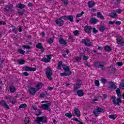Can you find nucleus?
<instances>
[{
	"label": "nucleus",
	"mask_w": 124,
	"mask_h": 124,
	"mask_svg": "<svg viewBox=\"0 0 124 124\" xmlns=\"http://www.w3.org/2000/svg\"><path fill=\"white\" fill-rule=\"evenodd\" d=\"M99 99L98 98H94L92 100V103H94L95 101H98Z\"/></svg>",
	"instance_id": "59"
},
{
	"label": "nucleus",
	"mask_w": 124,
	"mask_h": 124,
	"mask_svg": "<svg viewBox=\"0 0 124 124\" xmlns=\"http://www.w3.org/2000/svg\"><path fill=\"white\" fill-rule=\"evenodd\" d=\"M92 28L91 26H86L84 27V31L88 33V34H90V33H92Z\"/></svg>",
	"instance_id": "16"
},
{
	"label": "nucleus",
	"mask_w": 124,
	"mask_h": 124,
	"mask_svg": "<svg viewBox=\"0 0 124 124\" xmlns=\"http://www.w3.org/2000/svg\"><path fill=\"white\" fill-rule=\"evenodd\" d=\"M43 87V84L42 82H38L36 86L35 87L36 88V89L37 90V92L39 91Z\"/></svg>",
	"instance_id": "22"
},
{
	"label": "nucleus",
	"mask_w": 124,
	"mask_h": 124,
	"mask_svg": "<svg viewBox=\"0 0 124 124\" xmlns=\"http://www.w3.org/2000/svg\"><path fill=\"white\" fill-rule=\"evenodd\" d=\"M88 7L89 8H92V7H93L94 5H95V3H94V1L93 0L89 1L87 3Z\"/></svg>",
	"instance_id": "26"
},
{
	"label": "nucleus",
	"mask_w": 124,
	"mask_h": 124,
	"mask_svg": "<svg viewBox=\"0 0 124 124\" xmlns=\"http://www.w3.org/2000/svg\"><path fill=\"white\" fill-rule=\"evenodd\" d=\"M62 2L64 4V5H67L68 4V2L67 0H61Z\"/></svg>",
	"instance_id": "52"
},
{
	"label": "nucleus",
	"mask_w": 124,
	"mask_h": 124,
	"mask_svg": "<svg viewBox=\"0 0 124 124\" xmlns=\"http://www.w3.org/2000/svg\"><path fill=\"white\" fill-rule=\"evenodd\" d=\"M108 69H109V71H110L111 73H115L116 72V68L113 66V65H111L109 67H108Z\"/></svg>",
	"instance_id": "20"
},
{
	"label": "nucleus",
	"mask_w": 124,
	"mask_h": 124,
	"mask_svg": "<svg viewBox=\"0 0 124 124\" xmlns=\"http://www.w3.org/2000/svg\"><path fill=\"white\" fill-rule=\"evenodd\" d=\"M59 42L61 45H66V44H67L66 41L62 37L60 38Z\"/></svg>",
	"instance_id": "21"
},
{
	"label": "nucleus",
	"mask_w": 124,
	"mask_h": 124,
	"mask_svg": "<svg viewBox=\"0 0 124 124\" xmlns=\"http://www.w3.org/2000/svg\"><path fill=\"white\" fill-rule=\"evenodd\" d=\"M111 98L112 99V103H113V104L115 105H118V106H120V103L122 102V99H121L120 97H117L116 99L117 102H116V97L112 96Z\"/></svg>",
	"instance_id": "7"
},
{
	"label": "nucleus",
	"mask_w": 124,
	"mask_h": 124,
	"mask_svg": "<svg viewBox=\"0 0 124 124\" xmlns=\"http://www.w3.org/2000/svg\"><path fill=\"white\" fill-rule=\"evenodd\" d=\"M108 16H109V17H111V18H113L114 19H116V18H117V17H118V15H117V13H116L114 12L110 13L108 14Z\"/></svg>",
	"instance_id": "25"
},
{
	"label": "nucleus",
	"mask_w": 124,
	"mask_h": 124,
	"mask_svg": "<svg viewBox=\"0 0 124 124\" xmlns=\"http://www.w3.org/2000/svg\"><path fill=\"white\" fill-rule=\"evenodd\" d=\"M10 92L11 93H14L16 91V88L13 85H11L9 86Z\"/></svg>",
	"instance_id": "24"
},
{
	"label": "nucleus",
	"mask_w": 124,
	"mask_h": 124,
	"mask_svg": "<svg viewBox=\"0 0 124 124\" xmlns=\"http://www.w3.org/2000/svg\"><path fill=\"white\" fill-rule=\"evenodd\" d=\"M5 99H6V100H9L8 102H11V100L12 99V96L10 95L5 96Z\"/></svg>",
	"instance_id": "38"
},
{
	"label": "nucleus",
	"mask_w": 124,
	"mask_h": 124,
	"mask_svg": "<svg viewBox=\"0 0 124 124\" xmlns=\"http://www.w3.org/2000/svg\"><path fill=\"white\" fill-rule=\"evenodd\" d=\"M119 89L120 90H124V78L121 80V83L119 85Z\"/></svg>",
	"instance_id": "30"
},
{
	"label": "nucleus",
	"mask_w": 124,
	"mask_h": 124,
	"mask_svg": "<svg viewBox=\"0 0 124 124\" xmlns=\"http://www.w3.org/2000/svg\"><path fill=\"white\" fill-rule=\"evenodd\" d=\"M22 69L24 71H36V68H32L28 66L23 67Z\"/></svg>",
	"instance_id": "12"
},
{
	"label": "nucleus",
	"mask_w": 124,
	"mask_h": 124,
	"mask_svg": "<svg viewBox=\"0 0 124 124\" xmlns=\"http://www.w3.org/2000/svg\"><path fill=\"white\" fill-rule=\"evenodd\" d=\"M116 94L118 97L122 96V93H121V90L120 88H117L116 90Z\"/></svg>",
	"instance_id": "34"
},
{
	"label": "nucleus",
	"mask_w": 124,
	"mask_h": 124,
	"mask_svg": "<svg viewBox=\"0 0 124 124\" xmlns=\"http://www.w3.org/2000/svg\"><path fill=\"white\" fill-rule=\"evenodd\" d=\"M28 91L29 93H30V94H31L32 95H34V94H35V93H36V92H37V90H36V88H34L33 87H29Z\"/></svg>",
	"instance_id": "11"
},
{
	"label": "nucleus",
	"mask_w": 124,
	"mask_h": 124,
	"mask_svg": "<svg viewBox=\"0 0 124 124\" xmlns=\"http://www.w3.org/2000/svg\"><path fill=\"white\" fill-rule=\"evenodd\" d=\"M73 33H74V35H75L76 36L78 35V34H79V31L78 30L74 31H73Z\"/></svg>",
	"instance_id": "55"
},
{
	"label": "nucleus",
	"mask_w": 124,
	"mask_h": 124,
	"mask_svg": "<svg viewBox=\"0 0 124 124\" xmlns=\"http://www.w3.org/2000/svg\"><path fill=\"white\" fill-rule=\"evenodd\" d=\"M94 66L96 68H100L102 71H105V66H104V62L97 61L94 62Z\"/></svg>",
	"instance_id": "1"
},
{
	"label": "nucleus",
	"mask_w": 124,
	"mask_h": 124,
	"mask_svg": "<svg viewBox=\"0 0 124 124\" xmlns=\"http://www.w3.org/2000/svg\"><path fill=\"white\" fill-rule=\"evenodd\" d=\"M120 46L123 47L124 46V40H123L122 42H121L119 44Z\"/></svg>",
	"instance_id": "62"
},
{
	"label": "nucleus",
	"mask_w": 124,
	"mask_h": 124,
	"mask_svg": "<svg viewBox=\"0 0 124 124\" xmlns=\"http://www.w3.org/2000/svg\"><path fill=\"white\" fill-rule=\"evenodd\" d=\"M100 31H101V32H103V31H105V27H104V26H101L100 27Z\"/></svg>",
	"instance_id": "49"
},
{
	"label": "nucleus",
	"mask_w": 124,
	"mask_h": 124,
	"mask_svg": "<svg viewBox=\"0 0 124 124\" xmlns=\"http://www.w3.org/2000/svg\"><path fill=\"white\" fill-rule=\"evenodd\" d=\"M43 47V46H42V44L41 43H38L36 45V48L37 49H41Z\"/></svg>",
	"instance_id": "37"
},
{
	"label": "nucleus",
	"mask_w": 124,
	"mask_h": 124,
	"mask_svg": "<svg viewBox=\"0 0 124 124\" xmlns=\"http://www.w3.org/2000/svg\"><path fill=\"white\" fill-rule=\"evenodd\" d=\"M108 84L109 86H108V89H110L111 90H116L117 89V86L112 81H108Z\"/></svg>",
	"instance_id": "13"
},
{
	"label": "nucleus",
	"mask_w": 124,
	"mask_h": 124,
	"mask_svg": "<svg viewBox=\"0 0 124 124\" xmlns=\"http://www.w3.org/2000/svg\"><path fill=\"white\" fill-rule=\"evenodd\" d=\"M13 8V4L9 3L8 5H7V8H3V11L4 12H8L9 10L11 11L12 9Z\"/></svg>",
	"instance_id": "14"
},
{
	"label": "nucleus",
	"mask_w": 124,
	"mask_h": 124,
	"mask_svg": "<svg viewBox=\"0 0 124 124\" xmlns=\"http://www.w3.org/2000/svg\"><path fill=\"white\" fill-rule=\"evenodd\" d=\"M85 65L86 66H88V67L91 68V63L89 62V61H87L84 63Z\"/></svg>",
	"instance_id": "47"
},
{
	"label": "nucleus",
	"mask_w": 124,
	"mask_h": 124,
	"mask_svg": "<svg viewBox=\"0 0 124 124\" xmlns=\"http://www.w3.org/2000/svg\"><path fill=\"white\" fill-rule=\"evenodd\" d=\"M0 104L2 106V107H4L6 109H8V110H9L10 109V108H9V106H8V105L6 104V102H5V101L4 100L0 101Z\"/></svg>",
	"instance_id": "15"
},
{
	"label": "nucleus",
	"mask_w": 124,
	"mask_h": 124,
	"mask_svg": "<svg viewBox=\"0 0 124 124\" xmlns=\"http://www.w3.org/2000/svg\"><path fill=\"white\" fill-rule=\"evenodd\" d=\"M23 48H25V49H31V47L30 46H29L27 45H23L22 46Z\"/></svg>",
	"instance_id": "54"
},
{
	"label": "nucleus",
	"mask_w": 124,
	"mask_h": 124,
	"mask_svg": "<svg viewBox=\"0 0 124 124\" xmlns=\"http://www.w3.org/2000/svg\"><path fill=\"white\" fill-rule=\"evenodd\" d=\"M32 109L33 110H37V107L35 105L32 106Z\"/></svg>",
	"instance_id": "64"
},
{
	"label": "nucleus",
	"mask_w": 124,
	"mask_h": 124,
	"mask_svg": "<svg viewBox=\"0 0 124 124\" xmlns=\"http://www.w3.org/2000/svg\"><path fill=\"white\" fill-rule=\"evenodd\" d=\"M77 93L78 96L79 97H82V96H84V91L83 90H79L77 91Z\"/></svg>",
	"instance_id": "23"
},
{
	"label": "nucleus",
	"mask_w": 124,
	"mask_h": 124,
	"mask_svg": "<svg viewBox=\"0 0 124 124\" xmlns=\"http://www.w3.org/2000/svg\"><path fill=\"white\" fill-rule=\"evenodd\" d=\"M65 117H67V118H69L70 119L72 118V113L71 112H68L65 113Z\"/></svg>",
	"instance_id": "41"
},
{
	"label": "nucleus",
	"mask_w": 124,
	"mask_h": 124,
	"mask_svg": "<svg viewBox=\"0 0 124 124\" xmlns=\"http://www.w3.org/2000/svg\"><path fill=\"white\" fill-rule=\"evenodd\" d=\"M122 24V21H117L115 22V24L117 25V26H120Z\"/></svg>",
	"instance_id": "61"
},
{
	"label": "nucleus",
	"mask_w": 124,
	"mask_h": 124,
	"mask_svg": "<svg viewBox=\"0 0 124 124\" xmlns=\"http://www.w3.org/2000/svg\"><path fill=\"white\" fill-rule=\"evenodd\" d=\"M104 50L106 52H111L112 48L109 46H104Z\"/></svg>",
	"instance_id": "29"
},
{
	"label": "nucleus",
	"mask_w": 124,
	"mask_h": 124,
	"mask_svg": "<svg viewBox=\"0 0 124 124\" xmlns=\"http://www.w3.org/2000/svg\"><path fill=\"white\" fill-rule=\"evenodd\" d=\"M13 32L15 34H17V33H18V30L17 29V28H16V29H14Z\"/></svg>",
	"instance_id": "60"
},
{
	"label": "nucleus",
	"mask_w": 124,
	"mask_h": 124,
	"mask_svg": "<svg viewBox=\"0 0 124 124\" xmlns=\"http://www.w3.org/2000/svg\"><path fill=\"white\" fill-rule=\"evenodd\" d=\"M72 74V72H65V73H61V76H69V75H71Z\"/></svg>",
	"instance_id": "32"
},
{
	"label": "nucleus",
	"mask_w": 124,
	"mask_h": 124,
	"mask_svg": "<svg viewBox=\"0 0 124 124\" xmlns=\"http://www.w3.org/2000/svg\"><path fill=\"white\" fill-rule=\"evenodd\" d=\"M52 54H49V55H46V58H43V59H41V62H46V63H47L48 62H51V60L52 59Z\"/></svg>",
	"instance_id": "8"
},
{
	"label": "nucleus",
	"mask_w": 124,
	"mask_h": 124,
	"mask_svg": "<svg viewBox=\"0 0 124 124\" xmlns=\"http://www.w3.org/2000/svg\"><path fill=\"white\" fill-rule=\"evenodd\" d=\"M37 124H46L47 122V118L45 116L37 117L35 120Z\"/></svg>",
	"instance_id": "3"
},
{
	"label": "nucleus",
	"mask_w": 124,
	"mask_h": 124,
	"mask_svg": "<svg viewBox=\"0 0 124 124\" xmlns=\"http://www.w3.org/2000/svg\"><path fill=\"white\" fill-rule=\"evenodd\" d=\"M74 111V113L75 114L76 116L78 117V118L81 117V112H80V110H79L78 108H75Z\"/></svg>",
	"instance_id": "17"
},
{
	"label": "nucleus",
	"mask_w": 124,
	"mask_h": 124,
	"mask_svg": "<svg viewBox=\"0 0 124 124\" xmlns=\"http://www.w3.org/2000/svg\"><path fill=\"white\" fill-rule=\"evenodd\" d=\"M82 43L84 44L85 46H87V47H90L92 45V42H91V40L90 39H83L81 41Z\"/></svg>",
	"instance_id": "9"
},
{
	"label": "nucleus",
	"mask_w": 124,
	"mask_h": 124,
	"mask_svg": "<svg viewBox=\"0 0 124 124\" xmlns=\"http://www.w3.org/2000/svg\"><path fill=\"white\" fill-rule=\"evenodd\" d=\"M81 86H83V82L80 79H77L76 84L74 85V88L73 91L74 93L77 92V90H79L81 88Z\"/></svg>",
	"instance_id": "2"
},
{
	"label": "nucleus",
	"mask_w": 124,
	"mask_h": 124,
	"mask_svg": "<svg viewBox=\"0 0 124 124\" xmlns=\"http://www.w3.org/2000/svg\"><path fill=\"white\" fill-rule=\"evenodd\" d=\"M92 32L93 33H97V32H98V30H97L95 28H92Z\"/></svg>",
	"instance_id": "48"
},
{
	"label": "nucleus",
	"mask_w": 124,
	"mask_h": 124,
	"mask_svg": "<svg viewBox=\"0 0 124 124\" xmlns=\"http://www.w3.org/2000/svg\"><path fill=\"white\" fill-rule=\"evenodd\" d=\"M17 62L19 64H21V65L25 64V60L24 59H20L19 60H17Z\"/></svg>",
	"instance_id": "35"
},
{
	"label": "nucleus",
	"mask_w": 124,
	"mask_h": 124,
	"mask_svg": "<svg viewBox=\"0 0 124 124\" xmlns=\"http://www.w3.org/2000/svg\"><path fill=\"white\" fill-rule=\"evenodd\" d=\"M102 112H103V109L99 107H97L96 109L93 110V114L95 115L96 117H97L100 113H102Z\"/></svg>",
	"instance_id": "6"
},
{
	"label": "nucleus",
	"mask_w": 124,
	"mask_h": 124,
	"mask_svg": "<svg viewBox=\"0 0 124 124\" xmlns=\"http://www.w3.org/2000/svg\"><path fill=\"white\" fill-rule=\"evenodd\" d=\"M62 65V69L65 71V72L69 73L71 72V71H70V68H69V67L65 64Z\"/></svg>",
	"instance_id": "18"
},
{
	"label": "nucleus",
	"mask_w": 124,
	"mask_h": 124,
	"mask_svg": "<svg viewBox=\"0 0 124 124\" xmlns=\"http://www.w3.org/2000/svg\"><path fill=\"white\" fill-rule=\"evenodd\" d=\"M60 19H63V20H65V21H67V16H61Z\"/></svg>",
	"instance_id": "51"
},
{
	"label": "nucleus",
	"mask_w": 124,
	"mask_h": 124,
	"mask_svg": "<svg viewBox=\"0 0 124 124\" xmlns=\"http://www.w3.org/2000/svg\"><path fill=\"white\" fill-rule=\"evenodd\" d=\"M109 119H111V120H115L117 118V116L114 115H109Z\"/></svg>",
	"instance_id": "45"
},
{
	"label": "nucleus",
	"mask_w": 124,
	"mask_h": 124,
	"mask_svg": "<svg viewBox=\"0 0 124 124\" xmlns=\"http://www.w3.org/2000/svg\"><path fill=\"white\" fill-rule=\"evenodd\" d=\"M121 2V0H116V1L114 2L115 5H119Z\"/></svg>",
	"instance_id": "58"
},
{
	"label": "nucleus",
	"mask_w": 124,
	"mask_h": 124,
	"mask_svg": "<svg viewBox=\"0 0 124 124\" xmlns=\"http://www.w3.org/2000/svg\"><path fill=\"white\" fill-rule=\"evenodd\" d=\"M95 85H96V87H99V85L100 84L99 83V80H96L94 81Z\"/></svg>",
	"instance_id": "50"
},
{
	"label": "nucleus",
	"mask_w": 124,
	"mask_h": 124,
	"mask_svg": "<svg viewBox=\"0 0 124 124\" xmlns=\"http://www.w3.org/2000/svg\"><path fill=\"white\" fill-rule=\"evenodd\" d=\"M12 104H13V105H14V104H16V99L15 98H13L11 100V101Z\"/></svg>",
	"instance_id": "53"
},
{
	"label": "nucleus",
	"mask_w": 124,
	"mask_h": 124,
	"mask_svg": "<svg viewBox=\"0 0 124 124\" xmlns=\"http://www.w3.org/2000/svg\"><path fill=\"white\" fill-rule=\"evenodd\" d=\"M75 60L77 62H80L82 61V58L81 57H77L75 58Z\"/></svg>",
	"instance_id": "40"
},
{
	"label": "nucleus",
	"mask_w": 124,
	"mask_h": 124,
	"mask_svg": "<svg viewBox=\"0 0 124 124\" xmlns=\"http://www.w3.org/2000/svg\"><path fill=\"white\" fill-rule=\"evenodd\" d=\"M97 17L101 20H104V16H103V15L101 14L100 12H97Z\"/></svg>",
	"instance_id": "27"
},
{
	"label": "nucleus",
	"mask_w": 124,
	"mask_h": 124,
	"mask_svg": "<svg viewBox=\"0 0 124 124\" xmlns=\"http://www.w3.org/2000/svg\"><path fill=\"white\" fill-rule=\"evenodd\" d=\"M67 20H69L71 23H73L74 22V20L73 19V16L70 15L67 16Z\"/></svg>",
	"instance_id": "33"
},
{
	"label": "nucleus",
	"mask_w": 124,
	"mask_h": 124,
	"mask_svg": "<svg viewBox=\"0 0 124 124\" xmlns=\"http://www.w3.org/2000/svg\"><path fill=\"white\" fill-rule=\"evenodd\" d=\"M101 81L102 83H103V84H105L106 83V81H107V80H106V79L102 78H101Z\"/></svg>",
	"instance_id": "56"
},
{
	"label": "nucleus",
	"mask_w": 124,
	"mask_h": 124,
	"mask_svg": "<svg viewBox=\"0 0 124 124\" xmlns=\"http://www.w3.org/2000/svg\"><path fill=\"white\" fill-rule=\"evenodd\" d=\"M51 103L49 102L45 104L41 105V108L43 110H47L48 112H50L51 111V108H50V106H51Z\"/></svg>",
	"instance_id": "5"
},
{
	"label": "nucleus",
	"mask_w": 124,
	"mask_h": 124,
	"mask_svg": "<svg viewBox=\"0 0 124 124\" xmlns=\"http://www.w3.org/2000/svg\"><path fill=\"white\" fill-rule=\"evenodd\" d=\"M55 23H56V25L58 26V27H62L63 26V24H64V22L61 18H58L54 21Z\"/></svg>",
	"instance_id": "10"
},
{
	"label": "nucleus",
	"mask_w": 124,
	"mask_h": 124,
	"mask_svg": "<svg viewBox=\"0 0 124 124\" xmlns=\"http://www.w3.org/2000/svg\"><path fill=\"white\" fill-rule=\"evenodd\" d=\"M84 14H85V12L82 11L81 12V13L78 14V15H77L76 17V18H80V17H82L83 15H84Z\"/></svg>",
	"instance_id": "39"
},
{
	"label": "nucleus",
	"mask_w": 124,
	"mask_h": 124,
	"mask_svg": "<svg viewBox=\"0 0 124 124\" xmlns=\"http://www.w3.org/2000/svg\"><path fill=\"white\" fill-rule=\"evenodd\" d=\"M124 40L123 39V37L121 36H118L117 37V41L116 42L118 44H120V43L122 42Z\"/></svg>",
	"instance_id": "31"
},
{
	"label": "nucleus",
	"mask_w": 124,
	"mask_h": 124,
	"mask_svg": "<svg viewBox=\"0 0 124 124\" xmlns=\"http://www.w3.org/2000/svg\"><path fill=\"white\" fill-rule=\"evenodd\" d=\"M80 55L83 57V61H87V60H89V56H85V53H80Z\"/></svg>",
	"instance_id": "36"
},
{
	"label": "nucleus",
	"mask_w": 124,
	"mask_h": 124,
	"mask_svg": "<svg viewBox=\"0 0 124 124\" xmlns=\"http://www.w3.org/2000/svg\"><path fill=\"white\" fill-rule=\"evenodd\" d=\"M90 22L91 25H96V24L98 23V20L95 18L92 17L90 19Z\"/></svg>",
	"instance_id": "19"
},
{
	"label": "nucleus",
	"mask_w": 124,
	"mask_h": 124,
	"mask_svg": "<svg viewBox=\"0 0 124 124\" xmlns=\"http://www.w3.org/2000/svg\"><path fill=\"white\" fill-rule=\"evenodd\" d=\"M116 64H117L118 66H122V65H124V63H123V62H117L116 63Z\"/></svg>",
	"instance_id": "57"
},
{
	"label": "nucleus",
	"mask_w": 124,
	"mask_h": 124,
	"mask_svg": "<svg viewBox=\"0 0 124 124\" xmlns=\"http://www.w3.org/2000/svg\"><path fill=\"white\" fill-rule=\"evenodd\" d=\"M46 75L49 81H52V80H53V78H52V76L53 75V71L50 67H46Z\"/></svg>",
	"instance_id": "4"
},
{
	"label": "nucleus",
	"mask_w": 124,
	"mask_h": 124,
	"mask_svg": "<svg viewBox=\"0 0 124 124\" xmlns=\"http://www.w3.org/2000/svg\"><path fill=\"white\" fill-rule=\"evenodd\" d=\"M54 42V40L52 38H49L47 40V43H49V44H52V43H53Z\"/></svg>",
	"instance_id": "46"
},
{
	"label": "nucleus",
	"mask_w": 124,
	"mask_h": 124,
	"mask_svg": "<svg viewBox=\"0 0 124 124\" xmlns=\"http://www.w3.org/2000/svg\"><path fill=\"white\" fill-rule=\"evenodd\" d=\"M16 7L19 8L20 9H24L26 7V5L22 3H18L16 4Z\"/></svg>",
	"instance_id": "28"
},
{
	"label": "nucleus",
	"mask_w": 124,
	"mask_h": 124,
	"mask_svg": "<svg viewBox=\"0 0 124 124\" xmlns=\"http://www.w3.org/2000/svg\"><path fill=\"white\" fill-rule=\"evenodd\" d=\"M27 106L26 104H21L19 107L18 108L19 109H21V108H27Z\"/></svg>",
	"instance_id": "42"
},
{
	"label": "nucleus",
	"mask_w": 124,
	"mask_h": 124,
	"mask_svg": "<svg viewBox=\"0 0 124 124\" xmlns=\"http://www.w3.org/2000/svg\"><path fill=\"white\" fill-rule=\"evenodd\" d=\"M17 52H18L19 54H22V55H24V54L26 53V51H25V50H23L22 49H18Z\"/></svg>",
	"instance_id": "44"
},
{
	"label": "nucleus",
	"mask_w": 124,
	"mask_h": 124,
	"mask_svg": "<svg viewBox=\"0 0 124 124\" xmlns=\"http://www.w3.org/2000/svg\"><path fill=\"white\" fill-rule=\"evenodd\" d=\"M1 25H3L4 26H5V25H6V23L5 22V21H0V26Z\"/></svg>",
	"instance_id": "63"
},
{
	"label": "nucleus",
	"mask_w": 124,
	"mask_h": 124,
	"mask_svg": "<svg viewBox=\"0 0 124 124\" xmlns=\"http://www.w3.org/2000/svg\"><path fill=\"white\" fill-rule=\"evenodd\" d=\"M30 122H31V120H30V118L26 117L24 120V123L25 124H30Z\"/></svg>",
	"instance_id": "43"
}]
</instances>
